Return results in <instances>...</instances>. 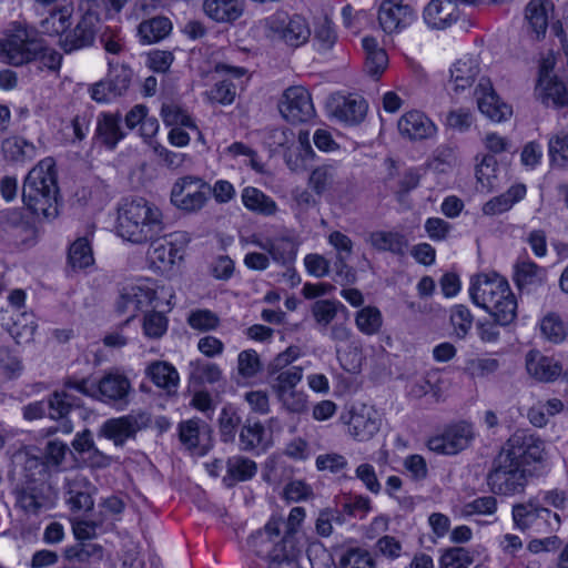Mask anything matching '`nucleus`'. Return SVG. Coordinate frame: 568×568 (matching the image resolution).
Here are the masks:
<instances>
[{
	"label": "nucleus",
	"instance_id": "nucleus-41",
	"mask_svg": "<svg viewBox=\"0 0 568 568\" xmlns=\"http://www.w3.org/2000/svg\"><path fill=\"white\" fill-rule=\"evenodd\" d=\"M68 262L74 270H84L94 264L91 243L87 237H79L70 245Z\"/></svg>",
	"mask_w": 568,
	"mask_h": 568
},
{
	"label": "nucleus",
	"instance_id": "nucleus-25",
	"mask_svg": "<svg viewBox=\"0 0 568 568\" xmlns=\"http://www.w3.org/2000/svg\"><path fill=\"white\" fill-rule=\"evenodd\" d=\"M480 72L476 58L465 55L458 59L450 69V83L455 92L470 88Z\"/></svg>",
	"mask_w": 568,
	"mask_h": 568
},
{
	"label": "nucleus",
	"instance_id": "nucleus-10",
	"mask_svg": "<svg viewBox=\"0 0 568 568\" xmlns=\"http://www.w3.org/2000/svg\"><path fill=\"white\" fill-rule=\"evenodd\" d=\"M41 52V40L30 38L28 31L20 24L13 33L0 41V55L4 62L14 67L31 63Z\"/></svg>",
	"mask_w": 568,
	"mask_h": 568
},
{
	"label": "nucleus",
	"instance_id": "nucleus-38",
	"mask_svg": "<svg viewBox=\"0 0 568 568\" xmlns=\"http://www.w3.org/2000/svg\"><path fill=\"white\" fill-rule=\"evenodd\" d=\"M337 183V171L331 164H323L314 169L308 179L310 187L317 194L324 193L335 189Z\"/></svg>",
	"mask_w": 568,
	"mask_h": 568
},
{
	"label": "nucleus",
	"instance_id": "nucleus-58",
	"mask_svg": "<svg viewBox=\"0 0 568 568\" xmlns=\"http://www.w3.org/2000/svg\"><path fill=\"white\" fill-rule=\"evenodd\" d=\"M133 72L131 69L121 65L109 73L108 82L113 91V97L123 95L130 87Z\"/></svg>",
	"mask_w": 568,
	"mask_h": 568
},
{
	"label": "nucleus",
	"instance_id": "nucleus-4",
	"mask_svg": "<svg viewBox=\"0 0 568 568\" xmlns=\"http://www.w3.org/2000/svg\"><path fill=\"white\" fill-rule=\"evenodd\" d=\"M45 463L36 457L27 456L23 466V479L13 490L16 505L28 514L37 515L53 506L57 494L48 480Z\"/></svg>",
	"mask_w": 568,
	"mask_h": 568
},
{
	"label": "nucleus",
	"instance_id": "nucleus-36",
	"mask_svg": "<svg viewBox=\"0 0 568 568\" xmlns=\"http://www.w3.org/2000/svg\"><path fill=\"white\" fill-rule=\"evenodd\" d=\"M367 105L363 99L343 98L334 109V115L349 124L359 123L366 114Z\"/></svg>",
	"mask_w": 568,
	"mask_h": 568
},
{
	"label": "nucleus",
	"instance_id": "nucleus-26",
	"mask_svg": "<svg viewBox=\"0 0 568 568\" xmlns=\"http://www.w3.org/2000/svg\"><path fill=\"white\" fill-rule=\"evenodd\" d=\"M255 244L266 251L274 262L283 266L288 267L296 258L297 244L291 237L267 239L263 242H255Z\"/></svg>",
	"mask_w": 568,
	"mask_h": 568
},
{
	"label": "nucleus",
	"instance_id": "nucleus-9",
	"mask_svg": "<svg viewBox=\"0 0 568 568\" xmlns=\"http://www.w3.org/2000/svg\"><path fill=\"white\" fill-rule=\"evenodd\" d=\"M499 454L525 467H532L536 473L537 465L544 460L545 445L529 430L518 429L506 440Z\"/></svg>",
	"mask_w": 568,
	"mask_h": 568
},
{
	"label": "nucleus",
	"instance_id": "nucleus-51",
	"mask_svg": "<svg viewBox=\"0 0 568 568\" xmlns=\"http://www.w3.org/2000/svg\"><path fill=\"white\" fill-rule=\"evenodd\" d=\"M33 150L34 148L31 143L20 138H10L2 142V152L11 161L30 159Z\"/></svg>",
	"mask_w": 568,
	"mask_h": 568
},
{
	"label": "nucleus",
	"instance_id": "nucleus-28",
	"mask_svg": "<svg viewBox=\"0 0 568 568\" xmlns=\"http://www.w3.org/2000/svg\"><path fill=\"white\" fill-rule=\"evenodd\" d=\"M362 44L365 51V71L378 79L388 65V55L373 37L363 38Z\"/></svg>",
	"mask_w": 568,
	"mask_h": 568
},
{
	"label": "nucleus",
	"instance_id": "nucleus-11",
	"mask_svg": "<svg viewBox=\"0 0 568 568\" xmlns=\"http://www.w3.org/2000/svg\"><path fill=\"white\" fill-rule=\"evenodd\" d=\"M211 186L197 176L187 175L175 181L171 190V203L179 210L194 213L204 207Z\"/></svg>",
	"mask_w": 568,
	"mask_h": 568
},
{
	"label": "nucleus",
	"instance_id": "nucleus-17",
	"mask_svg": "<svg viewBox=\"0 0 568 568\" xmlns=\"http://www.w3.org/2000/svg\"><path fill=\"white\" fill-rule=\"evenodd\" d=\"M97 399L105 404L126 405L132 393L128 376L120 372H109L97 383Z\"/></svg>",
	"mask_w": 568,
	"mask_h": 568
},
{
	"label": "nucleus",
	"instance_id": "nucleus-14",
	"mask_svg": "<svg viewBox=\"0 0 568 568\" xmlns=\"http://www.w3.org/2000/svg\"><path fill=\"white\" fill-rule=\"evenodd\" d=\"M474 437L471 426L465 422L447 426L440 435L428 439L427 446L438 454L454 455L465 449Z\"/></svg>",
	"mask_w": 568,
	"mask_h": 568
},
{
	"label": "nucleus",
	"instance_id": "nucleus-15",
	"mask_svg": "<svg viewBox=\"0 0 568 568\" xmlns=\"http://www.w3.org/2000/svg\"><path fill=\"white\" fill-rule=\"evenodd\" d=\"M416 19L415 10L403 0H383L378 10V21L382 29L388 33H397L413 24Z\"/></svg>",
	"mask_w": 568,
	"mask_h": 568
},
{
	"label": "nucleus",
	"instance_id": "nucleus-63",
	"mask_svg": "<svg viewBox=\"0 0 568 568\" xmlns=\"http://www.w3.org/2000/svg\"><path fill=\"white\" fill-rule=\"evenodd\" d=\"M549 154L557 165H565L568 161V132H560L549 140Z\"/></svg>",
	"mask_w": 568,
	"mask_h": 568
},
{
	"label": "nucleus",
	"instance_id": "nucleus-60",
	"mask_svg": "<svg viewBox=\"0 0 568 568\" xmlns=\"http://www.w3.org/2000/svg\"><path fill=\"white\" fill-rule=\"evenodd\" d=\"M69 395L65 392H54L48 402L47 410L51 419H64L71 410V404L68 400Z\"/></svg>",
	"mask_w": 568,
	"mask_h": 568
},
{
	"label": "nucleus",
	"instance_id": "nucleus-62",
	"mask_svg": "<svg viewBox=\"0 0 568 568\" xmlns=\"http://www.w3.org/2000/svg\"><path fill=\"white\" fill-rule=\"evenodd\" d=\"M314 40L318 43V49L329 50L336 41V33L333 30L332 22L327 17L320 20L314 30Z\"/></svg>",
	"mask_w": 568,
	"mask_h": 568
},
{
	"label": "nucleus",
	"instance_id": "nucleus-53",
	"mask_svg": "<svg viewBox=\"0 0 568 568\" xmlns=\"http://www.w3.org/2000/svg\"><path fill=\"white\" fill-rule=\"evenodd\" d=\"M282 408L292 414H303L307 410V395L298 389H292L275 395Z\"/></svg>",
	"mask_w": 568,
	"mask_h": 568
},
{
	"label": "nucleus",
	"instance_id": "nucleus-48",
	"mask_svg": "<svg viewBox=\"0 0 568 568\" xmlns=\"http://www.w3.org/2000/svg\"><path fill=\"white\" fill-rule=\"evenodd\" d=\"M222 376L220 367L206 361L197 359L190 364V379L195 384H213Z\"/></svg>",
	"mask_w": 568,
	"mask_h": 568
},
{
	"label": "nucleus",
	"instance_id": "nucleus-61",
	"mask_svg": "<svg viewBox=\"0 0 568 568\" xmlns=\"http://www.w3.org/2000/svg\"><path fill=\"white\" fill-rule=\"evenodd\" d=\"M20 317L21 321H13V324L9 327V333L18 344L22 342H29L36 331V324L31 315L22 313L20 314Z\"/></svg>",
	"mask_w": 568,
	"mask_h": 568
},
{
	"label": "nucleus",
	"instance_id": "nucleus-20",
	"mask_svg": "<svg viewBox=\"0 0 568 568\" xmlns=\"http://www.w3.org/2000/svg\"><path fill=\"white\" fill-rule=\"evenodd\" d=\"M459 11L453 0H430L423 11L425 23L436 30H444L457 21Z\"/></svg>",
	"mask_w": 568,
	"mask_h": 568
},
{
	"label": "nucleus",
	"instance_id": "nucleus-12",
	"mask_svg": "<svg viewBox=\"0 0 568 568\" xmlns=\"http://www.w3.org/2000/svg\"><path fill=\"white\" fill-rule=\"evenodd\" d=\"M282 116L293 124L305 123L315 115L310 92L301 85L287 88L278 103Z\"/></svg>",
	"mask_w": 568,
	"mask_h": 568
},
{
	"label": "nucleus",
	"instance_id": "nucleus-46",
	"mask_svg": "<svg viewBox=\"0 0 568 568\" xmlns=\"http://www.w3.org/2000/svg\"><path fill=\"white\" fill-rule=\"evenodd\" d=\"M546 277L545 268L531 261H520L516 264L515 281L518 287L540 284Z\"/></svg>",
	"mask_w": 568,
	"mask_h": 568
},
{
	"label": "nucleus",
	"instance_id": "nucleus-19",
	"mask_svg": "<svg viewBox=\"0 0 568 568\" xmlns=\"http://www.w3.org/2000/svg\"><path fill=\"white\" fill-rule=\"evenodd\" d=\"M99 21L98 13L88 9L75 28L60 40V45L64 52L70 53L91 45L95 39Z\"/></svg>",
	"mask_w": 568,
	"mask_h": 568
},
{
	"label": "nucleus",
	"instance_id": "nucleus-47",
	"mask_svg": "<svg viewBox=\"0 0 568 568\" xmlns=\"http://www.w3.org/2000/svg\"><path fill=\"white\" fill-rule=\"evenodd\" d=\"M355 324L365 335L377 334L383 325L382 313L375 306L363 307L355 315Z\"/></svg>",
	"mask_w": 568,
	"mask_h": 568
},
{
	"label": "nucleus",
	"instance_id": "nucleus-57",
	"mask_svg": "<svg viewBox=\"0 0 568 568\" xmlns=\"http://www.w3.org/2000/svg\"><path fill=\"white\" fill-rule=\"evenodd\" d=\"M262 369V362L254 349H245L239 354L237 371L245 378L254 377Z\"/></svg>",
	"mask_w": 568,
	"mask_h": 568
},
{
	"label": "nucleus",
	"instance_id": "nucleus-23",
	"mask_svg": "<svg viewBox=\"0 0 568 568\" xmlns=\"http://www.w3.org/2000/svg\"><path fill=\"white\" fill-rule=\"evenodd\" d=\"M245 10L244 0H204L203 11L207 18L217 23H233Z\"/></svg>",
	"mask_w": 568,
	"mask_h": 568
},
{
	"label": "nucleus",
	"instance_id": "nucleus-32",
	"mask_svg": "<svg viewBox=\"0 0 568 568\" xmlns=\"http://www.w3.org/2000/svg\"><path fill=\"white\" fill-rule=\"evenodd\" d=\"M172 23L165 17H154L139 24L138 34L144 44L155 43L170 34Z\"/></svg>",
	"mask_w": 568,
	"mask_h": 568
},
{
	"label": "nucleus",
	"instance_id": "nucleus-7",
	"mask_svg": "<svg viewBox=\"0 0 568 568\" xmlns=\"http://www.w3.org/2000/svg\"><path fill=\"white\" fill-rule=\"evenodd\" d=\"M513 520L515 527L519 530H531L541 535L555 532L561 526L560 515L544 506L538 498L534 497L513 506Z\"/></svg>",
	"mask_w": 568,
	"mask_h": 568
},
{
	"label": "nucleus",
	"instance_id": "nucleus-3",
	"mask_svg": "<svg viewBox=\"0 0 568 568\" xmlns=\"http://www.w3.org/2000/svg\"><path fill=\"white\" fill-rule=\"evenodd\" d=\"M469 294L473 302L486 310L499 325L506 326L517 316V301L506 278L494 273L471 278Z\"/></svg>",
	"mask_w": 568,
	"mask_h": 568
},
{
	"label": "nucleus",
	"instance_id": "nucleus-40",
	"mask_svg": "<svg viewBox=\"0 0 568 568\" xmlns=\"http://www.w3.org/2000/svg\"><path fill=\"white\" fill-rule=\"evenodd\" d=\"M305 518V509L303 507H294L291 509L287 520L285 523V534L280 541L275 545L287 547L288 551L302 549V545L297 538V528Z\"/></svg>",
	"mask_w": 568,
	"mask_h": 568
},
{
	"label": "nucleus",
	"instance_id": "nucleus-56",
	"mask_svg": "<svg viewBox=\"0 0 568 568\" xmlns=\"http://www.w3.org/2000/svg\"><path fill=\"white\" fill-rule=\"evenodd\" d=\"M339 568H374V561L366 550L351 548L339 558Z\"/></svg>",
	"mask_w": 568,
	"mask_h": 568
},
{
	"label": "nucleus",
	"instance_id": "nucleus-5",
	"mask_svg": "<svg viewBox=\"0 0 568 568\" xmlns=\"http://www.w3.org/2000/svg\"><path fill=\"white\" fill-rule=\"evenodd\" d=\"M535 474L532 467H525L498 454L493 462L487 481L495 494L513 496L523 493Z\"/></svg>",
	"mask_w": 568,
	"mask_h": 568
},
{
	"label": "nucleus",
	"instance_id": "nucleus-55",
	"mask_svg": "<svg viewBox=\"0 0 568 568\" xmlns=\"http://www.w3.org/2000/svg\"><path fill=\"white\" fill-rule=\"evenodd\" d=\"M187 324L201 332L215 329L220 324L219 316L210 310L192 311L187 317Z\"/></svg>",
	"mask_w": 568,
	"mask_h": 568
},
{
	"label": "nucleus",
	"instance_id": "nucleus-13",
	"mask_svg": "<svg viewBox=\"0 0 568 568\" xmlns=\"http://www.w3.org/2000/svg\"><path fill=\"white\" fill-rule=\"evenodd\" d=\"M150 423V415L140 412L108 419L101 426L99 434L112 440L115 446H123L128 439L134 438L138 432L146 428Z\"/></svg>",
	"mask_w": 568,
	"mask_h": 568
},
{
	"label": "nucleus",
	"instance_id": "nucleus-45",
	"mask_svg": "<svg viewBox=\"0 0 568 568\" xmlns=\"http://www.w3.org/2000/svg\"><path fill=\"white\" fill-rule=\"evenodd\" d=\"M72 9L61 7L50 12L40 23L42 32L47 34H61L71 26Z\"/></svg>",
	"mask_w": 568,
	"mask_h": 568
},
{
	"label": "nucleus",
	"instance_id": "nucleus-64",
	"mask_svg": "<svg viewBox=\"0 0 568 568\" xmlns=\"http://www.w3.org/2000/svg\"><path fill=\"white\" fill-rule=\"evenodd\" d=\"M301 352L297 346H290L284 352L277 354L267 365V375H274L285 372L287 367L300 357Z\"/></svg>",
	"mask_w": 568,
	"mask_h": 568
},
{
	"label": "nucleus",
	"instance_id": "nucleus-49",
	"mask_svg": "<svg viewBox=\"0 0 568 568\" xmlns=\"http://www.w3.org/2000/svg\"><path fill=\"white\" fill-rule=\"evenodd\" d=\"M65 558L70 561L89 562L99 560L103 556V549L100 545L91 541H80L64 551Z\"/></svg>",
	"mask_w": 568,
	"mask_h": 568
},
{
	"label": "nucleus",
	"instance_id": "nucleus-27",
	"mask_svg": "<svg viewBox=\"0 0 568 568\" xmlns=\"http://www.w3.org/2000/svg\"><path fill=\"white\" fill-rule=\"evenodd\" d=\"M367 242L377 251L404 255L408 248V240L403 233L395 231H374Z\"/></svg>",
	"mask_w": 568,
	"mask_h": 568
},
{
	"label": "nucleus",
	"instance_id": "nucleus-34",
	"mask_svg": "<svg viewBox=\"0 0 568 568\" xmlns=\"http://www.w3.org/2000/svg\"><path fill=\"white\" fill-rule=\"evenodd\" d=\"M244 206L257 214L273 215L277 210L276 203L256 187L247 186L242 191Z\"/></svg>",
	"mask_w": 568,
	"mask_h": 568
},
{
	"label": "nucleus",
	"instance_id": "nucleus-16",
	"mask_svg": "<svg viewBox=\"0 0 568 568\" xmlns=\"http://www.w3.org/2000/svg\"><path fill=\"white\" fill-rule=\"evenodd\" d=\"M378 413L366 404L352 406L349 418L346 422L348 432L353 438L359 442L371 439L381 427Z\"/></svg>",
	"mask_w": 568,
	"mask_h": 568
},
{
	"label": "nucleus",
	"instance_id": "nucleus-35",
	"mask_svg": "<svg viewBox=\"0 0 568 568\" xmlns=\"http://www.w3.org/2000/svg\"><path fill=\"white\" fill-rule=\"evenodd\" d=\"M335 353L341 366L348 373H358L362 368L363 352L358 341L345 345H335Z\"/></svg>",
	"mask_w": 568,
	"mask_h": 568
},
{
	"label": "nucleus",
	"instance_id": "nucleus-42",
	"mask_svg": "<svg viewBox=\"0 0 568 568\" xmlns=\"http://www.w3.org/2000/svg\"><path fill=\"white\" fill-rule=\"evenodd\" d=\"M268 384L275 395L295 389L303 378V367L292 366L285 372L267 375Z\"/></svg>",
	"mask_w": 568,
	"mask_h": 568
},
{
	"label": "nucleus",
	"instance_id": "nucleus-31",
	"mask_svg": "<svg viewBox=\"0 0 568 568\" xmlns=\"http://www.w3.org/2000/svg\"><path fill=\"white\" fill-rule=\"evenodd\" d=\"M526 194V187L523 184L510 186L505 193L493 197L483 206L485 215H497L508 211L515 203L520 201Z\"/></svg>",
	"mask_w": 568,
	"mask_h": 568
},
{
	"label": "nucleus",
	"instance_id": "nucleus-37",
	"mask_svg": "<svg viewBox=\"0 0 568 568\" xmlns=\"http://www.w3.org/2000/svg\"><path fill=\"white\" fill-rule=\"evenodd\" d=\"M549 0H530L526 7V20L537 38L546 33L548 28Z\"/></svg>",
	"mask_w": 568,
	"mask_h": 568
},
{
	"label": "nucleus",
	"instance_id": "nucleus-52",
	"mask_svg": "<svg viewBox=\"0 0 568 568\" xmlns=\"http://www.w3.org/2000/svg\"><path fill=\"white\" fill-rule=\"evenodd\" d=\"M474 561L470 551L463 547H453L442 555L440 568H468Z\"/></svg>",
	"mask_w": 568,
	"mask_h": 568
},
{
	"label": "nucleus",
	"instance_id": "nucleus-24",
	"mask_svg": "<svg viewBox=\"0 0 568 568\" xmlns=\"http://www.w3.org/2000/svg\"><path fill=\"white\" fill-rule=\"evenodd\" d=\"M526 367L529 375L540 382H551L562 372V367L558 361L541 355L537 351H530L527 354Z\"/></svg>",
	"mask_w": 568,
	"mask_h": 568
},
{
	"label": "nucleus",
	"instance_id": "nucleus-2",
	"mask_svg": "<svg viewBox=\"0 0 568 568\" xmlns=\"http://www.w3.org/2000/svg\"><path fill=\"white\" fill-rule=\"evenodd\" d=\"M116 232L123 240L143 244L164 230L160 209L143 197L125 200L118 210Z\"/></svg>",
	"mask_w": 568,
	"mask_h": 568
},
{
	"label": "nucleus",
	"instance_id": "nucleus-54",
	"mask_svg": "<svg viewBox=\"0 0 568 568\" xmlns=\"http://www.w3.org/2000/svg\"><path fill=\"white\" fill-rule=\"evenodd\" d=\"M474 317L465 305H455L450 311V323L457 337L465 338L473 326Z\"/></svg>",
	"mask_w": 568,
	"mask_h": 568
},
{
	"label": "nucleus",
	"instance_id": "nucleus-39",
	"mask_svg": "<svg viewBox=\"0 0 568 568\" xmlns=\"http://www.w3.org/2000/svg\"><path fill=\"white\" fill-rule=\"evenodd\" d=\"M226 468L227 476L224 477V481L231 480L227 483L229 486H232L235 481H244L251 479L257 470L256 464L243 456H234L229 458Z\"/></svg>",
	"mask_w": 568,
	"mask_h": 568
},
{
	"label": "nucleus",
	"instance_id": "nucleus-59",
	"mask_svg": "<svg viewBox=\"0 0 568 568\" xmlns=\"http://www.w3.org/2000/svg\"><path fill=\"white\" fill-rule=\"evenodd\" d=\"M540 329L542 335L552 343H560L566 336L564 323L555 314H549L542 318Z\"/></svg>",
	"mask_w": 568,
	"mask_h": 568
},
{
	"label": "nucleus",
	"instance_id": "nucleus-6",
	"mask_svg": "<svg viewBox=\"0 0 568 568\" xmlns=\"http://www.w3.org/2000/svg\"><path fill=\"white\" fill-rule=\"evenodd\" d=\"M281 519L271 518L262 530L256 531L250 538V546L255 554L267 557V568H297L296 556L300 549L288 551L287 547L275 545L280 536Z\"/></svg>",
	"mask_w": 568,
	"mask_h": 568
},
{
	"label": "nucleus",
	"instance_id": "nucleus-1",
	"mask_svg": "<svg viewBox=\"0 0 568 568\" xmlns=\"http://www.w3.org/2000/svg\"><path fill=\"white\" fill-rule=\"evenodd\" d=\"M59 187L52 158L40 161L31 169L22 186V201L37 217L53 220L59 214Z\"/></svg>",
	"mask_w": 568,
	"mask_h": 568
},
{
	"label": "nucleus",
	"instance_id": "nucleus-18",
	"mask_svg": "<svg viewBox=\"0 0 568 568\" xmlns=\"http://www.w3.org/2000/svg\"><path fill=\"white\" fill-rule=\"evenodd\" d=\"M479 111L495 122H503L513 114V109L500 101L489 79L481 78L475 90Z\"/></svg>",
	"mask_w": 568,
	"mask_h": 568
},
{
	"label": "nucleus",
	"instance_id": "nucleus-8",
	"mask_svg": "<svg viewBox=\"0 0 568 568\" xmlns=\"http://www.w3.org/2000/svg\"><path fill=\"white\" fill-rule=\"evenodd\" d=\"M266 36L292 48L305 44L311 34L306 18L301 14L288 16L285 11H276L264 20Z\"/></svg>",
	"mask_w": 568,
	"mask_h": 568
},
{
	"label": "nucleus",
	"instance_id": "nucleus-30",
	"mask_svg": "<svg viewBox=\"0 0 568 568\" xmlns=\"http://www.w3.org/2000/svg\"><path fill=\"white\" fill-rule=\"evenodd\" d=\"M209 435L210 428L207 425H201L196 419H189L179 425L180 440L187 449L201 448L204 450L206 444L203 442L205 437L209 438Z\"/></svg>",
	"mask_w": 568,
	"mask_h": 568
},
{
	"label": "nucleus",
	"instance_id": "nucleus-21",
	"mask_svg": "<svg viewBox=\"0 0 568 568\" xmlns=\"http://www.w3.org/2000/svg\"><path fill=\"white\" fill-rule=\"evenodd\" d=\"M402 136L409 140H424L436 133L435 124L420 111H409L397 123Z\"/></svg>",
	"mask_w": 568,
	"mask_h": 568
},
{
	"label": "nucleus",
	"instance_id": "nucleus-43",
	"mask_svg": "<svg viewBox=\"0 0 568 568\" xmlns=\"http://www.w3.org/2000/svg\"><path fill=\"white\" fill-rule=\"evenodd\" d=\"M539 85L542 87L544 90V103L548 104L549 101H551L555 106L568 105V90L564 82L557 79H548L547 75L544 74V70H541Z\"/></svg>",
	"mask_w": 568,
	"mask_h": 568
},
{
	"label": "nucleus",
	"instance_id": "nucleus-29",
	"mask_svg": "<svg viewBox=\"0 0 568 568\" xmlns=\"http://www.w3.org/2000/svg\"><path fill=\"white\" fill-rule=\"evenodd\" d=\"M120 113H102L98 118L97 133L102 142L110 149H114L115 145L124 138L121 125Z\"/></svg>",
	"mask_w": 568,
	"mask_h": 568
},
{
	"label": "nucleus",
	"instance_id": "nucleus-33",
	"mask_svg": "<svg viewBox=\"0 0 568 568\" xmlns=\"http://www.w3.org/2000/svg\"><path fill=\"white\" fill-rule=\"evenodd\" d=\"M264 436L265 429L260 422L247 420L240 432V448L244 452H265L268 443Z\"/></svg>",
	"mask_w": 568,
	"mask_h": 568
},
{
	"label": "nucleus",
	"instance_id": "nucleus-44",
	"mask_svg": "<svg viewBox=\"0 0 568 568\" xmlns=\"http://www.w3.org/2000/svg\"><path fill=\"white\" fill-rule=\"evenodd\" d=\"M146 375L159 387L171 389L179 382L176 369L166 362H153L146 368Z\"/></svg>",
	"mask_w": 568,
	"mask_h": 568
},
{
	"label": "nucleus",
	"instance_id": "nucleus-22",
	"mask_svg": "<svg viewBox=\"0 0 568 568\" xmlns=\"http://www.w3.org/2000/svg\"><path fill=\"white\" fill-rule=\"evenodd\" d=\"M148 258L152 267L160 272H168L182 258L181 251L176 245L166 239H153L148 251Z\"/></svg>",
	"mask_w": 568,
	"mask_h": 568
},
{
	"label": "nucleus",
	"instance_id": "nucleus-50",
	"mask_svg": "<svg viewBox=\"0 0 568 568\" xmlns=\"http://www.w3.org/2000/svg\"><path fill=\"white\" fill-rule=\"evenodd\" d=\"M339 310L346 311V307L339 302L320 300L313 304L312 314L318 325L327 327L334 321Z\"/></svg>",
	"mask_w": 568,
	"mask_h": 568
}]
</instances>
